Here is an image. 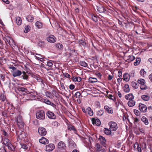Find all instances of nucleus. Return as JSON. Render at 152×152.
<instances>
[{
    "label": "nucleus",
    "instance_id": "nucleus-15",
    "mask_svg": "<svg viewBox=\"0 0 152 152\" xmlns=\"http://www.w3.org/2000/svg\"><path fill=\"white\" fill-rule=\"evenodd\" d=\"M99 139L100 140L101 144L104 146H105L106 144V140L105 138L102 136L99 137Z\"/></svg>",
    "mask_w": 152,
    "mask_h": 152
},
{
    "label": "nucleus",
    "instance_id": "nucleus-56",
    "mask_svg": "<svg viewBox=\"0 0 152 152\" xmlns=\"http://www.w3.org/2000/svg\"><path fill=\"white\" fill-rule=\"evenodd\" d=\"M53 65V64L52 62H51L50 61H49L47 62V65L48 66L50 67H51Z\"/></svg>",
    "mask_w": 152,
    "mask_h": 152
},
{
    "label": "nucleus",
    "instance_id": "nucleus-60",
    "mask_svg": "<svg viewBox=\"0 0 152 152\" xmlns=\"http://www.w3.org/2000/svg\"><path fill=\"white\" fill-rule=\"evenodd\" d=\"M136 151H138V152H141V145H138V146L137 148V149Z\"/></svg>",
    "mask_w": 152,
    "mask_h": 152
},
{
    "label": "nucleus",
    "instance_id": "nucleus-27",
    "mask_svg": "<svg viewBox=\"0 0 152 152\" xmlns=\"http://www.w3.org/2000/svg\"><path fill=\"white\" fill-rule=\"evenodd\" d=\"M124 90L126 92H128L130 91L129 85L128 84H125L124 87Z\"/></svg>",
    "mask_w": 152,
    "mask_h": 152
},
{
    "label": "nucleus",
    "instance_id": "nucleus-32",
    "mask_svg": "<svg viewBox=\"0 0 152 152\" xmlns=\"http://www.w3.org/2000/svg\"><path fill=\"white\" fill-rule=\"evenodd\" d=\"M91 16L93 20L95 22H96L98 21L97 17L95 14H91Z\"/></svg>",
    "mask_w": 152,
    "mask_h": 152
},
{
    "label": "nucleus",
    "instance_id": "nucleus-57",
    "mask_svg": "<svg viewBox=\"0 0 152 152\" xmlns=\"http://www.w3.org/2000/svg\"><path fill=\"white\" fill-rule=\"evenodd\" d=\"M138 143L137 142H136L134 145V150L136 151L137 149V147L138 146Z\"/></svg>",
    "mask_w": 152,
    "mask_h": 152
},
{
    "label": "nucleus",
    "instance_id": "nucleus-63",
    "mask_svg": "<svg viewBox=\"0 0 152 152\" xmlns=\"http://www.w3.org/2000/svg\"><path fill=\"white\" fill-rule=\"evenodd\" d=\"M37 80L39 82H41L42 84H44V82L43 80L42 79H40L39 77H37Z\"/></svg>",
    "mask_w": 152,
    "mask_h": 152
},
{
    "label": "nucleus",
    "instance_id": "nucleus-9",
    "mask_svg": "<svg viewBox=\"0 0 152 152\" xmlns=\"http://www.w3.org/2000/svg\"><path fill=\"white\" fill-rule=\"evenodd\" d=\"M47 40L51 43H54L56 41V38L53 35H51L47 38Z\"/></svg>",
    "mask_w": 152,
    "mask_h": 152
},
{
    "label": "nucleus",
    "instance_id": "nucleus-54",
    "mask_svg": "<svg viewBox=\"0 0 152 152\" xmlns=\"http://www.w3.org/2000/svg\"><path fill=\"white\" fill-rule=\"evenodd\" d=\"M21 148L25 150H26L28 148V147L26 144H23L21 145Z\"/></svg>",
    "mask_w": 152,
    "mask_h": 152
},
{
    "label": "nucleus",
    "instance_id": "nucleus-10",
    "mask_svg": "<svg viewBox=\"0 0 152 152\" xmlns=\"http://www.w3.org/2000/svg\"><path fill=\"white\" fill-rule=\"evenodd\" d=\"M91 121L93 124H95L97 126H99L101 124V122L97 118H93Z\"/></svg>",
    "mask_w": 152,
    "mask_h": 152
},
{
    "label": "nucleus",
    "instance_id": "nucleus-7",
    "mask_svg": "<svg viewBox=\"0 0 152 152\" xmlns=\"http://www.w3.org/2000/svg\"><path fill=\"white\" fill-rule=\"evenodd\" d=\"M48 118L50 119H55L56 118V115L54 113L50 111H48L46 113Z\"/></svg>",
    "mask_w": 152,
    "mask_h": 152
},
{
    "label": "nucleus",
    "instance_id": "nucleus-40",
    "mask_svg": "<svg viewBox=\"0 0 152 152\" xmlns=\"http://www.w3.org/2000/svg\"><path fill=\"white\" fill-rule=\"evenodd\" d=\"M26 18L27 20L29 22H32L34 20L33 17L31 15L28 16V17Z\"/></svg>",
    "mask_w": 152,
    "mask_h": 152
},
{
    "label": "nucleus",
    "instance_id": "nucleus-42",
    "mask_svg": "<svg viewBox=\"0 0 152 152\" xmlns=\"http://www.w3.org/2000/svg\"><path fill=\"white\" fill-rule=\"evenodd\" d=\"M79 42L80 45L81 46H83L85 47L86 46V43L83 40H79Z\"/></svg>",
    "mask_w": 152,
    "mask_h": 152
},
{
    "label": "nucleus",
    "instance_id": "nucleus-17",
    "mask_svg": "<svg viewBox=\"0 0 152 152\" xmlns=\"http://www.w3.org/2000/svg\"><path fill=\"white\" fill-rule=\"evenodd\" d=\"M123 79L126 82L128 81L130 79L129 75L127 73H125L123 75Z\"/></svg>",
    "mask_w": 152,
    "mask_h": 152
},
{
    "label": "nucleus",
    "instance_id": "nucleus-35",
    "mask_svg": "<svg viewBox=\"0 0 152 152\" xmlns=\"http://www.w3.org/2000/svg\"><path fill=\"white\" fill-rule=\"evenodd\" d=\"M141 119L146 125H147L148 124V120L145 117H143Z\"/></svg>",
    "mask_w": 152,
    "mask_h": 152
},
{
    "label": "nucleus",
    "instance_id": "nucleus-48",
    "mask_svg": "<svg viewBox=\"0 0 152 152\" xmlns=\"http://www.w3.org/2000/svg\"><path fill=\"white\" fill-rule=\"evenodd\" d=\"M68 130L70 129V130H72L73 131H76V129H75V127L74 126H73L72 125H70L68 126Z\"/></svg>",
    "mask_w": 152,
    "mask_h": 152
},
{
    "label": "nucleus",
    "instance_id": "nucleus-44",
    "mask_svg": "<svg viewBox=\"0 0 152 152\" xmlns=\"http://www.w3.org/2000/svg\"><path fill=\"white\" fill-rule=\"evenodd\" d=\"M128 57L129 58L128 59V61H132L135 58V57L133 56H128Z\"/></svg>",
    "mask_w": 152,
    "mask_h": 152
},
{
    "label": "nucleus",
    "instance_id": "nucleus-36",
    "mask_svg": "<svg viewBox=\"0 0 152 152\" xmlns=\"http://www.w3.org/2000/svg\"><path fill=\"white\" fill-rule=\"evenodd\" d=\"M6 39L10 45H11L13 42V39L12 38L8 37H7L6 38Z\"/></svg>",
    "mask_w": 152,
    "mask_h": 152
},
{
    "label": "nucleus",
    "instance_id": "nucleus-14",
    "mask_svg": "<svg viewBox=\"0 0 152 152\" xmlns=\"http://www.w3.org/2000/svg\"><path fill=\"white\" fill-rule=\"evenodd\" d=\"M104 109L109 113L112 114L113 113V109L111 107L106 105L104 106Z\"/></svg>",
    "mask_w": 152,
    "mask_h": 152
},
{
    "label": "nucleus",
    "instance_id": "nucleus-64",
    "mask_svg": "<svg viewBox=\"0 0 152 152\" xmlns=\"http://www.w3.org/2000/svg\"><path fill=\"white\" fill-rule=\"evenodd\" d=\"M96 75L99 78H101L102 76V75L100 73L97 72L96 73Z\"/></svg>",
    "mask_w": 152,
    "mask_h": 152
},
{
    "label": "nucleus",
    "instance_id": "nucleus-37",
    "mask_svg": "<svg viewBox=\"0 0 152 152\" xmlns=\"http://www.w3.org/2000/svg\"><path fill=\"white\" fill-rule=\"evenodd\" d=\"M137 82L141 85H144L145 83V80L143 79H140L138 80Z\"/></svg>",
    "mask_w": 152,
    "mask_h": 152
},
{
    "label": "nucleus",
    "instance_id": "nucleus-61",
    "mask_svg": "<svg viewBox=\"0 0 152 152\" xmlns=\"http://www.w3.org/2000/svg\"><path fill=\"white\" fill-rule=\"evenodd\" d=\"M64 76L65 77H66L67 78H69L70 77V75L67 73H65L64 74Z\"/></svg>",
    "mask_w": 152,
    "mask_h": 152
},
{
    "label": "nucleus",
    "instance_id": "nucleus-2",
    "mask_svg": "<svg viewBox=\"0 0 152 152\" xmlns=\"http://www.w3.org/2000/svg\"><path fill=\"white\" fill-rule=\"evenodd\" d=\"M17 125L20 128L24 127V123L22 120V117L20 115L18 116L16 119Z\"/></svg>",
    "mask_w": 152,
    "mask_h": 152
},
{
    "label": "nucleus",
    "instance_id": "nucleus-31",
    "mask_svg": "<svg viewBox=\"0 0 152 152\" xmlns=\"http://www.w3.org/2000/svg\"><path fill=\"white\" fill-rule=\"evenodd\" d=\"M22 77L23 79L27 80L28 78V75L25 72H23Z\"/></svg>",
    "mask_w": 152,
    "mask_h": 152
},
{
    "label": "nucleus",
    "instance_id": "nucleus-20",
    "mask_svg": "<svg viewBox=\"0 0 152 152\" xmlns=\"http://www.w3.org/2000/svg\"><path fill=\"white\" fill-rule=\"evenodd\" d=\"M16 23L18 25H20L22 23V20L21 18L18 17L15 18Z\"/></svg>",
    "mask_w": 152,
    "mask_h": 152
},
{
    "label": "nucleus",
    "instance_id": "nucleus-34",
    "mask_svg": "<svg viewBox=\"0 0 152 152\" xmlns=\"http://www.w3.org/2000/svg\"><path fill=\"white\" fill-rule=\"evenodd\" d=\"M141 61V59L140 58H137L136 59V61L134 63L135 66H137L139 64Z\"/></svg>",
    "mask_w": 152,
    "mask_h": 152
},
{
    "label": "nucleus",
    "instance_id": "nucleus-28",
    "mask_svg": "<svg viewBox=\"0 0 152 152\" xmlns=\"http://www.w3.org/2000/svg\"><path fill=\"white\" fill-rule=\"evenodd\" d=\"M88 80L91 83H94L97 81V80L96 78L93 77H90L88 79Z\"/></svg>",
    "mask_w": 152,
    "mask_h": 152
},
{
    "label": "nucleus",
    "instance_id": "nucleus-39",
    "mask_svg": "<svg viewBox=\"0 0 152 152\" xmlns=\"http://www.w3.org/2000/svg\"><path fill=\"white\" fill-rule=\"evenodd\" d=\"M35 25L39 28H41L42 26V23L39 21H37Z\"/></svg>",
    "mask_w": 152,
    "mask_h": 152
},
{
    "label": "nucleus",
    "instance_id": "nucleus-5",
    "mask_svg": "<svg viewBox=\"0 0 152 152\" xmlns=\"http://www.w3.org/2000/svg\"><path fill=\"white\" fill-rule=\"evenodd\" d=\"M38 132L39 134L42 136L45 135L47 133L46 129L43 127L39 128Z\"/></svg>",
    "mask_w": 152,
    "mask_h": 152
},
{
    "label": "nucleus",
    "instance_id": "nucleus-62",
    "mask_svg": "<svg viewBox=\"0 0 152 152\" xmlns=\"http://www.w3.org/2000/svg\"><path fill=\"white\" fill-rule=\"evenodd\" d=\"M75 87V86L73 84H71L69 86V88L71 90L73 89Z\"/></svg>",
    "mask_w": 152,
    "mask_h": 152
},
{
    "label": "nucleus",
    "instance_id": "nucleus-38",
    "mask_svg": "<svg viewBox=\"0 0 152 152\" xmlns=\"http://www.w3.org/2000/svg\"><path fill=\"white\" fill-rule=\"evenodd\" d=\"M7 146L8 147L9 149L12 151H14L15 150L14 147L11 143L9 144V145Z\"/></svg>",
    "mask_w": 152,
    "mask_h": 152
},
{
    "label": "nucleus",
    "instance_id": "nucleus-13",
    "mask_svg": "<svg viewBox=\"0 0 152 152\" xmlns=\"http://www.w3.org/2000/svg\"><path fill=\"white\" fill-rule=\"evenodd\" d=\"M39 142L41 143L46 144L49 143V140L45 137H42L39 140Z\"/></svg>",
    "mask_w": 152,
    "mask_h": 152
},
{
    "label": "nucleus",
    "instance_id": "nucleus-1",
    "mask_svg": "<svg viewBox=\"0 0 152 152\" xmlns=\"http://www.w3.org/2000/svg\"><path fill=\"white\" fill-rule=\"evenodd\" d=\"M9 68L13 70L12 75L14 77L19 76L22 74V72L20 71L17 69L16 68L13 66H10L9 67Z\"/></svg>",
    "mask_w": 152,
    "mask_h": 152
},
{
    "label": "nucleus",
    "instance_id": "nucleus-41",
    "mask_svg": "<svg viewBox=\"0 0 152 152\" xmlns=\"http://www.w3.org/2000/svg\"><path fill=\"white\" fill-rule=\"evenodd\" d=\"M132 85L133 88L136 89L138 88V85L136 83L133 81L132 82Z\"/></svg>",
    "mask_w": 152,
    "mask_h": 152
},
{
    "label": "nucleus",
    "instance_id": "nucleus-55",
    "mask_svg": "<svg viewBox=\"0 0 152 152\" xmlns=\"http://www.w3.org/2000/svg\"><path fill=\"white\" fill-rule=\"evenodd\" d=\"M52 124L55 127H57L59 126L60 124L56 121H54L53 123Z\"/></svg>",
    "mask_w": 152,
    "mask_h": 152
},
{
    "label": "nucleus",
    "instance_id": "nucleus-51",
    "mask_svg": "<svg viewBox=\"0 0 152 152\" xmlns=\"http://www.w3.org/2000/svg\"><path fill=\"white\" fill-rule=\"evenodd\" d=\"M140 74L142 76H143L144 74L146 73V72L144 71V69H142L140 72Z\"/></svg>",
    "mask_w": 152,
    "mask_h": 152
},
{
    "label": "nucleus",
    "instance_id": "nucleus-8",
    "mask_svg": "<svg viewBox=\"0 0 152 152\" xmlns=\"http://www.w3.org/2000/svg\"><path fill=\"white\" fill-rule=\"evenodd\" d=\"M139 107L140 110L142 112H145L146 111L147 107L144 104L142 103H140L139 105Z\"/></svg>",
    "mask_w": 152,
    "mask_h": 152
},
{
    "label": "nucleus",
    "instance_id": "nucleus-59",
    "mask_svg": "<svg viewBox=\"0 0 152 152\" xmlns=\"http://www.w3.org/2000/svg\"><path fill=\"white\" fill-rule=\"evenodd\" d=\"M134 113L137 116H139L140 114V112L137 110H134Z\"/></svg>",
    "mask_w": 152,
    "mask_h": 152
},
{
    "label": "nucleus",
    "instance_id": "nucleus-4",
    "mask_svg": "<svg viewBox=\"0 0 152 152\" xmlns=\"http://www.w3.org/2000/svg\"><path fill=\"white\" fill-rule=\"evenodd\" d=\"M36 117L37 119L43 120L45 118V115L43 110H40L36 114Z\"/></svg>",
    "mask_w": 152,
    "mask_h": 152
},
{
    "label": "nucleus",
    "instance_id": "nucleus-49",
    "mask_svg": "<svg viewBox=\"0 0 152 152\" xmlns=\"http://www.w3.org/2000/svg\"><path fill=\"white\" fill-rule=\"evenodd\" d=\"M140 88L142 90H144L147 88V87L144 84V85H141L140 86Z\"/></svg>",
    "mask_w": 152,
    "mask_h": 152
},
{
    "label": "nucleus",
    "instance_id": "nucleus-11",
    "mask_svg": "<svg viewBox=\"0 0 152 152\" xmlns=\"http://www.w3.org/2000/svg\"><path fill=\"white\" fill-rule=\"evenodd\" d=\"M58 148L59 150H65L66 147L65 144L63 142H60L58 144Z\"/></svg>",
    "mask_w": 152,
    "mask_h": 152
},
{
    "label": "nucleus",
    "instance_id": "nucleus-16",
    "mask_svg": "<svg viewBox=\"0 0 152 152\" xmlns=\"http://www.w3.org/2000/svg\"><path fill=\"white\" fill-rule=\"evenodd\" d=\"M69 146L72 148H75L76 146L75 143L72 140H69Z\"/></svg>",
    "mask_w": 152,
    "mask_h": 152
},
{
    "label": "nucleus",
    "instance_id": "nucleus-52",
    "mask_svg": "<svg viewBox=\"0 0 152 152\" xmlns=\"http://www.w3.org/2000/svg\"><path fill=\"white\" fill-rule=\"evenodd\" d=\"M0 99L2 101L4 102L6 99V97L3 95H1L0 96Z\"/></svg>",
    "mask_w": 152,
    "mask_h": 152
},
{
    "label": "nucleus",
    "instance_id": "nucleus-22",
    "mask_svg": "<svg viewBox=\"0 0 152 152\" xmlns=\"http://www.w3.org/2000/svg\"><path fill=\"white\" fill-rule=\"evenodd\" d=\"M96 149L99 152L100 151L103 150H105L102 148V147L98 143H97L96 145Z\"/></svg>",
    "mask_w": 152,
    "mask_h": 152
},
{
    "label": "nucleus",
    "instance_id": "nucleus-43",
    "mask_svg": "<svg viewBox=\"0 0 152 152\" xmlns=\"http://www.w3.org/2000/svg\"><path fill=\"white\" fill-rule=\"evenodd\" d=\"M80 64L81 66L85 67H86L88 65L84 61H80Z\"/></svg>",
    "mask_w": 152,
    "mask_h": 152
},
{
    "label": "nucleus",
    "instance_id": "nucleus-26",
    "mask_svg": "<svg viewBox=\"0 0 152 152\" xmlns=\"http://www.w3.org/2000/svg\"><path fill=\"white\" fill-rule=\"evenodd\" d=\"M3 144L5 145L8 146L11 143L10 140L7 138H5L4 139L3 141Z\"/></svg>",
    "mask_w": 152,
    "mask_h": 152
},
{
    "label": "nucleus",
    "instance_id": "nucleus-21",
    "mask_svg": "<svg viewBox=\"0 0 152 152\" xmlns=\"http://www.w3.org/2000/svg\"><path fill=\"white\" fill-rule=\"evenodd\" d=\"M112 131L110 129L107 128H104V133L106 134L107 135H110L111 134Z\"/></svg>",
    "mask_w": 152,
    "mask_h": 152
},
{
    "label": "nucleus",
    "instance_id": "nucleus-46",
    "mask_svg": "<svg viewBox=\"0 0 152 152\" xmlns=\"http://www.w3.org/2000/svg\"><path fill=\"white\" fill-rule=\"evenodd\" d=\"M1 131L2 132V134L4 136H5L6 137H8L9 136V134L4 129H3Z\"/></svg>",
    "mask_w": 152,
    "mask_h": 152
},
{
    "label": "nucleus",
    "instance_id": "nucleus-47",
    "mask_svg": "<svg viewBox=\"0 0 152 152\" xmlns=\"http://www.w3.org/2000/svg\"><path fill=\"white\" fill-rule=\"evenodd\" d=\"M45 45V42H44L42 41H40L38 43V45L40 47L44 46Z\"/></svg>",
    "mask_w": 152,
    "mask_h": 152
},
{
    "label": "nucleus",
    "instance_id": "nucleus-53",
    "mask_svg": "<svg viewBox=\"0 0 152 152\" xmlns=\"http://www.w3.org/2000/svg\"><path fill=\"white\" fill-rule=\"evenodd\" d=\"M29 28L30 26H25V31H24L25 33H27L29 31Z\"/></svg>",
    "mask_w": 152,
    "mask_h": 152
},
{
    "label": "nucleus",
    "instance_id": "nucleus-50",
    "mask_svg": "<svg viewBox=\"0 0 152 152\" xmlns=\"http://www.w3.org/2000/svg\"><path fill=\"white\" fill-rule=\"evenodd\" d=\"M104 112L102 110H99L97 112V115H99V116H101L103 115Z\"/></svg>",
    "mask_w": 152,
    "mask_h": 152
},
{
    "label": "nucleus",
    "instance_id": "nucleus-6",
    "mask_svg": "<svg viewBox=\"0 0 152 152\" xmlns=\"http://www.w3.org/2000/svg\"><path fill=\"white\" fill-rule=\"evenodd\" d=\"M96 7L97 11L100 13H104L106 11V10L102 5L99 4Z\"/></svg>",
    "mask_w": 152,
    "mask_h": 152
},
{
    "label": "nucleus",
    "instance_id": "nucleus-29",
    "mask_svg": "<svg viewBox=\"0 0 152 152\" xmlns=\"http://www.w3.org/2000/svg\"><path fill=\"white\" fill-rule=\"evenodd\" d=\"M17 90L19 91L27 92L28 90L26 88L19 86L17 88Z\"/></svg>",
    "mask_w": 152,
    "mask_h": 152
},
{
    "label": "nucleus",
    "instance_id": "nucleus-3",
    "mask_svg": "<svg viewBox=\"0 0 152 152\" xmlns=\"http://www.w3.org/2000/svg\"><path fill=\"white\" fill-rule=\"evenodd\" d=\"M108 125L110 126V129L112 131H115L118 128L117 123L114 122H110L109 123Z\"/></svg>",
    "mask_w": 152,
    "mask_h": 152
},
{
    "label": "nucleus",
    "instance_id": "nucleus-19",
    "mask_svg": "<svg viewBox=\"0 0 152 152\" xmlns=\"http://www.w3.org/2000/svg\"><path fill=\"white\" fill-rule=\"evenodd\" d=\"M125 98L126 99L129 100H133L134 98V96L132 94H129L125 96Z\"/></svg>",
    "mask_w": 152,
    "mask_h": 152
},
{
    "label": "nucleus",
    "instance_id": "nucleus-24",
    "mask_svg": "<svg viewBox=\"0 0 152 152\" xmlns=\"http://www.w3.org/2000/svg\"><path fill=\"white\" fill-rule=\"evenodd\" d=\"M135 102L133 100H131L129 101L128 102V105L130 107L133 106L135 104Z\"/></svg>",
    "mask_w": 152,
    "mask_h": 152
},
{
    "label": "nucleus",
    "instance_id": "nucleus-23",
    "mask_svg": "<svg viewBox=\"0 0 152 152\" xmlns=\"http://www.w3.org/2000/svg\"><path fill=\"white\" fill-rule=\"evenodd\" d=\"M141 98L144 100L148 101L149 100L150 98V96L149 95H142L141 96Z\"/></svg>",
    "mask_w": 152,
    "mask_h": 152
},
{
    "label": "nucleus",
    "instance_id": "nucleus-30",
    "mask_svg": "<svg viewBox=\"0 0 152 152\" xmlns=\"http://www.w3.org/2000/svg\"><path fill=\"white\" fill-rule=\"evenodd\" d=\"M86 111H88V114L90 116H92L93 115V111L91 110V108L88 107L86 109Z\"/></svg>",
    "mask_w": 152,
    "mask_h": 152
},
{
    "label": "nucleus",
    "instance_id": "nucleus-25",
    "mask_svg": "<svg viewBox=\"0 0 152 152\" xmlns=\"http://www.w3.org/2000/svg\"><path fill=\"white\" fill-rule=\"evenodd\" d=\"M45 102L48 104H49L52 106L53 107H55L56 105L53 103H52L48 99H45L44 100Z\"/></svg>",
    "mask_w": 152,
    "mask_h": 152
},
{
    "label": "nucleus",
    "instance_id": "nucleus-33",
    "mask_svg": "<svg viewBox=\"0 0 152 152\" xmlns=\"http://www.w3.org/2000/svg\"><path fill=\"white\" fill-rule=\"evenodd\" d=\"M36 55H38V56H35V57L36 58V59H37L38 60L40 61H42L43 60L42 58V56L40 54L37 53H36Z\"/></svg>",
    "mask_w": 152,
    "mask_h": 152
},
{
    "label": "nucleus",
    "instance_id": "nucleus-58",
    "mask_svg": "<svg viewBox=\"0 0 152 152\" xmlns=\"http://www.w3.org/2000/svg\"><path fill=\"white\" fill-rule=\"evenodd\" d=\"M81 95L80 93L79 92H77L75 94V96L76 97H78Z\"/></svg>",
    "mask_w": 152,
    "mask_h": 152
},
{
    "label": "nucleus",
    "instance_id": "nucleus-45",
    "mask_svg": "<svg viewBox=\"0 0 152 152\" xmlns=\"http://www.w3.org/2000/svg\"><path fill=\"white\" fill-rule=\"evenodd\" d=\"M56 47L59 49L63 48V45L60 43L57 44L56 45Z\"/></svg>",
    "mask_w": 152,
    "mask_h": 152
},
{
    "label": "nucleus",
    "instance_id": "nucleus-12",
    "mask_svg": "<svg viewBox=\"0 0 152 152\" xmlns=\"http://www.w3.org/2000/svg\"><path fill=\"white\" fill-rule=\"evenodd\" d=\"M55 148V146L53 144H50L46 146V151H50L53 150Z\"/></svg>",
    "mask_w": 152,
    "mask_h": 152
},
{
    "label": "nucleus",
    "instance_id": "nucleus-18",
    "mask_svg": "<svg viewBox=\"0 0 152 152\" xmlns=\"http://www.w3.org/2000/svg\"><path fill=\"white\" fill-rule=\"evenodd\" d=\"M17 134L18 135V137L20 139H22L26 137L25 133L23 132H22L21 133H20V134H19L18 132Z\"/></svg>",
    "mask_w": 152,
    "mask_h": 152
}]
</instances>
